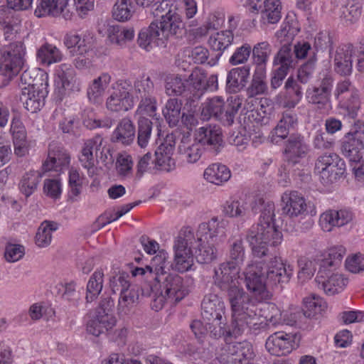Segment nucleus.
Returning a JSON list of instances; mask_svg holds the SVG:
<instances>
[{
	"instance_id": "1",
	"label": "nucleus",
	"mask_w": 364,
	"mask_h": 364,
	"mask_svg": "<svg viewBox=\"0 0 364 364\" xmlns=\"http://www.w3.org/2000/svg\"><path fill=\"white\" fill-rule=\"evenodd\" d=\"M255 205H261L259 222L249 229L246 240L254 257L264 258L269 255V245L275 247L281 244L282 234L274 223V203L259 198L255 200Z\"/></svg>"
},
{
	"instance_id": "2",
	"label": "nucleus",
	"mask_w": 364,
	"mask_h": 364,
	"mask_svg": "<svg viewBox=\"0 0 364 364\" xmlns=\"http://www.w3.org/2000/svg\"><path fill=\"white\" fill-rule=\"evenodd\" d=\"M240 268L232 263H223L214 270L213 283L222 291H226L230 309L237 307L257 309L255 300L240 287L238 274Z\"/></svg>"
},
{
	"instance_id": "3",
	"label": "nucleus",
	"mask_w": 364,
	"mask_h": 364,
	"mask_svg": "<svg viewBox=\"0 0 364 364\" xmlns=\"http://www.w3.org/2000/svg\"><path fill=\"white\" fill-rule=\"evenodd\" d=\"M239 309H230L231 323L227 327L222 319H213L208 323L210 336L214 338L224 337L228 342L232 338H237L250 329L252 326L257 324L259 315L257 309L237 307Z\"/></svg>"
},
{
	"instance_id": "4",
	"label": "nucleus",
	"mask_w": 364,
	"mask_h": 364,
	"mask_svg": "<svg viewBox=\"0 0 364 364\" xmlns=\"http://www.w3.org/2000/svg\"><path fill=\"white\" fill-rule=\"evenodd\" d=\"M206 75L200 69H194L187 78L178 75L166 77L165 90L169 96H180L187 102H194L206 90Z\"/></svg>"
},
{
	"instance_id": "5",
	"label": "nucleus",
	"mask_w": 364,
	"mask_h": 364,
	"mask_svg": "<svg viewBox=\"0 0 364 364\" xmlns=\"http://www.w3.org/2000/svg\"><path fill=\"white\" fill-rule=\"evenodd\" d=\"M225 231L220 225L217 218H213L208 223H201L196 232V244L195 247L196 258L199 263H209L217 257V250L214 242L218 237H223Z\"/></svg>"
},
{
	"instance_id": "6",
	"label": "nucleus",
	"mask_w": 364,
	"mask_h": 364,
	"mask_svg": "<svg viewBox=\"0 0 364 364\" xmlns=\"http://www.w3.org/2000/svg\"><path fill=\"white\" fill-rule=\"evenodd\" d=\"M32 74V71L26 70L21 76V83L26 86L21 88L20 99L28 111L35 113L44 106L48 84L47 76L33 77Z\"/></svg>"
},
{
	"instance_id": "7",
	"label": "nucleus",
	"mask_w": 364,
	"mask_h": 364,
	"mask_svg": "<svg viewBox=\"0 0 364 364\" xmlns=\"http://www.w3.org/2000/svg\"><path fill=\"white\" fill-rule=\"evenodd\" d=\"M196 240L194 232L190 228L183 229L173 245L174 257L170 267L178 272H186L193 265V248L195 247Z\"/></svg>"
},
{
	"instance_id": "8",
	"label": "nucleus",
	"mask_w": 364,
	"mask_h": 364,
	"mask_svg": "<svg viewBox=\"0 0 364 364\" xmlns=\"http://www.w3.org/2000/svg\"><path fill=\"white\" fill-rule=\"evenodd\" d=\"M242 105V99L238 95L230 97L226 103L221 97H214L204 105L201 114L204 118L213 116L225 124L230 126Z\"/></svg>"
},
{
	"instance_id": "9",
	"label": "nucleus",
	"mask_w": 364,
	"mask_h": 364,
	"mask_svg": "<svg viewBox=\"0 0 364 364\" xmlns=\"http://www.w3.org/2000/svg\"><path fill=\"white\" fill-rule=\"evenodd\" d=\"M26 46L21 41L10 43L0 53V73L10 80L22 69L25 63Z\"/></svg>"
},
{
	"instance_id": "10",
	"label": "nucleus",
	"mask_w": 364,
	"mask_h": 364,
	"mask_svg": "<svg viewBox=\"0 0 364 364\" xmlns=\"http://www.w3.org/2000/svg\"><path fill=\"white\" fill-rule=\"evenodd\" d=\"M112 92L106 100V107L111 112H127L134 106L132 83L129 80H119L112 85Z\"/></svg>"
},
{
	"instance_id": "11",
	"label": "nucleus",
	"mask_w": 364,
	"mask_h": 364,
	"mask_svg": "<svg viewBox=\"0 0 364 364\" xmlns=\"http://www.w3.org/2000/svg\"><path fill=\"white\" fill-rule=\"evenodd\" d=\"M269 255L264 258H259L263 262L269 259L266 272V279L269 287L283 289L287 285L292 275L293 267L281 257L272 254L269 250Z\"/></svg>"
},
{
	"instance_id": "12",
	"label": "nucleus",
	"mask_w": 364,
	"mask_h": 364,
	"mask_svg": "<svg viewBox=\"0 0 364 364\" xmlns=\"http://www.w3.org/2000/svg\"><path fill=\"white\" fill-rule=\"evenodd\" d=\"M245 286L248 291L260 301L269 300L272 294L268 290L266 272L256 263L249 264L244 271Z\"/></svg>"
},
{
	"instance_id": "13",
	"label": "nucleus",
	"mask_w": 364,
	"mask_h": 364,
	"mask_svg": "<svg viewBox=\"0 0 364 364\" xmlns=\"http://www.w3.org/2000/svg\"><path fill=\"white\" fill-rule=\"evenodd\" d=\"M315 169L320 174L322 182L328 184L336 181L344 174L346 164L338 154L329 153L317 159Z\"/></svg>"
},
{
	"instance_id": "14",
	"label": "nucleus",
	"mask_w": 364,
	"mask_h": 364,
	"mask_svg": "<svg viewBox=\"0 0 364 364\" xmlns=\"http://www.w3.org/2000/svg\"><path fill=\"white\" fill-rule=\"evenodd\" d=\"M151 282V288L163 290L172 303H176L183 299L188 294L183 285V278L177 274L166 273L154 277Z\"/></svg>"
},
{
	"instance_id": "15",
	"label": "nucleus",
	"mask_w": 364,
	"mask_h": 364,
	"mask_svg": "<svg viewBox=\"0 0 364 364\" xmlns=\"http://www.w3.org/2000/svg\"><path fill=\"white\" fill-rule=\"evenodd\" d=\"M355 130L348 132L342 143V154L350 163L362 161L364 150V122L358 121L354 124Z\"/></svg>"
},
{
	"instance_id": "16",
	"label": "nucleus",
	"mask_w": 364,
	"mask_h": 364,
	"mask_svg": "<svg viewBox=\"0 0 364 364\" xmlns=\"http://www.w3.org/2000/svg\"><path fill=\"white\" fill-rule=\"evenodd\" d=\"M333 81L331 75H324L317 85L306 90L307 102L318 109L326 110L330 108Z\"/></svg>"
},
{
	"instance_id": "17",
	"label": "nucleus",
	"mask_w": 364,
	"mask_h": 364,
	"mask_svg": "<svg viewBox=\"0 0 364 364\" xmlns=\"http://www.w3.org/2000/svg\"><path fill=\"white\" fill-rule=\"evenodd\" d=\"M282 212L289 218H296L300 215H316V210L314 204L306 203L304 198L297 191H286L282 196Z\"/></svg>"
},
{
	"instance_id": "18",
	"label": "nucleus",
	"mask_w": 364,
	"mask_h": 364,
	"mask_svg": "<svg viewBox=\"0 0 364 364\" xmlns=\"http://www.w3.org/2000/svg\"><path fill=\"white\" fill-rule=\"evenodd\" d=\"M299 339L296 333L278 331L268 337L265 347L272 355L284 356L299 347Z\"/></svg>"
},
{
	"instance_id": "19",
	"label": "nucleus",
	"mask_w": 364,
	"mask_h": 364,
	"mask_svg": "<svg viewBox=\"0 0 364 364\" xmlns=\"http://www.w3.org/2000/svg\"><path fill=\"white\" fill-rule=\"evenodd\" d=\"M194 138L203 146L217 154L223 146V133L218 126H206L198 129Z\"/></svg>"
},
{
	"instance_id": "20",
	"label": "nucleus",
	"mask_w": 364,
	"mask_h": 364,
	"mask_svg": "<svg viewBox=\"0 0 364 364\" xmlns=\"http://www.w3.org/2000/svg\"><path fill=\"white\" fill-rule=\"evenodd\" d=\"M355 55V48L350 44L338 47L333 55L334 70L341 76H349L353 71V56Z\"/></svg>"
},
{
	"instance_id": "21",
	"label": "nucleus",
	"mask_w": 364,
	"mask_h": 364,
	"mask_svg": "<svg viewBox=\"0 0 364 364\" xmlns=\"http://www.w3.org/2000/svg\"><path fill=\"white\" fill-rule=\"evenodd\" d=\"M156 21H157L159 29L161 33V36L164 38L166 41L171 36H182L184 23L176 10H169L166 15Z\"/></svg>"
},
{
	"instance_id": "22",
	"label": "nucleus",
	"mask_w": 364,
	"mask_h": 364,
	"mask_svg": "<svg viewBox=\"0 0 364 364\" xmlns=\"http://www.w3.org/2000/svg\"><path fill=\"white\" fill-rule=\"evenodd\" d=\"M249 9L252 13H259L261 21L264 24L276 23L281 18L282 6L279 0H264L259 4L251 5Z\"/></svg>"
},
{
	"instance_id": "23",
	"label": "nucleus",
	"mask_w": 364,
	"mask_h": 364,
	"mask_svg": "<svg viewBox=\"0 0 364 364\" xmlns=\"http://www.w3.org/2000/svg\"><path fill=\"white\" fill-rule=\"evenodd\" d=\"M70 159V155L64 148L51 144L49 145L48 157L43 162L42 168L45 172L51 170L60 171L68 166Z\"/></svg>"
},
{
	"instance_id": "24",
	"label": "nucleus",
	"mask_w": 364,
	"mask_h": 364,
	"mask_svg": "<svg viewBox=\"0 0 364 364\" xmlns=\"http://www.w3.org/2000/svg\"><path fill=\"white\" fill-rule=\"evenodd\" d=\"M157 21H152L147 27L143 28L138 34L137 44L146 51H150L154 47L165 44V39L161 36Z\"/></svg>"
},
{
	"instance_id": "25",
	"label": "nucleus",
	"mask_w": 364,
	"mask_h": 364,
	"mask_svg": "<svg viewBox=\"0 0 364 364\" xmlns=\"http://www.w3.org/2000/svg\"><path fill=\"white\" fill-rule=\"evenodd\" d=\"M201 315L204 320L222 319L225 313V305L223 299L215 294H206L201 303Z\"/></svg>"
},
{
	"instance_id": "26",
	"label": "nucleus",
	"mask_w": 364,
	"mask_h": 364,
	"mask_svg": "<svg viewBox=\"0 0 364 364\" xmlns=\"http://www.w3.org/2000/svg\"><path fill=\"white\" fill-rule=\"evenodd\" d=\"M102 142V137L100 135H96L93 138L87 140L82 149L79 161L82 166L87 169L89 176H92L96 171L93 150H99Z\"/></svg>"
},
{
	"instance_id": "27",
	"label": "nucleus",
	"mask_w": 364,
	"mask_h": 364,
	"mask_svg": "<svg viewBox=\"0 0 364 364\" xmlns=\"http://www.w3.org/2000/svg\"><path fill=\"white\" fill-rule=\"evenodd\" d=\"M352 220L351 213L341 210H328L320 216L319 223L324 231L329 232L334 226L341 227Z\"/></svg>"
},
{
	"instance_id": "28",
	"label": "nucleus",
	"mask_w": 364,
	"mask_h": 364,
	"mask_svg": "<svg viewBox=\"0 0 364 364\" xmlns=\"http://www.w3.org/2000/svg\"><path fill=\"white\" fill-rule=\"evenodd\" d=\"M135 136V127L128 117L122 119L113 132L111 141L123 145L131 144Z\"/></svg>"
},
{
	"instance_id": "29",
	"label": "nucleus",
	"mask_w": 364,
	"mask_h": 364,
	"mask_svg": "<svg viewBox=\"0 0 364 364\" xmlns=\"http://www.w3.org/2000/svg\"><path fill=\"white\" fill-rule=\"evenodd\" d=\"M68 1L69 0H37L34 15L38 18L57 16L64 11Z\"/></svg>"
},
{
	"instance_id": "30",
	"label": "nucleus",
	"mask_w": 364,
	"mask_h": 364,
	"mask_svg": "<svg viewBox=\"0 0 364 364\" xmlns=\"http://www.w3.org/2000/svg\"><path fill=\"white\" fill-rule=\"evenodd\" d=\"M250 68L248 65L232 68L227 75L226 89L229 92H237L246 85L250 76Z\"/></svg>"
},
{
	"instance_id": "31",
	"label": "nucleus",
	"mask_w": 364,
	"mask_h": 364,
	"mask_svg": "<svg viewBox=\"0 0 364 364\" xmlns=\"http://www.w3.org/2000/svg\"><path fill=\"white\" fill-rule=\"evenodd\" d=\"M308 151V147L304 138L300 135H291L288 139L284 152L287 160L293 164L298 163L299 159L304 158Z\"/></svg>"
},
{
	"instance_id": "32",
	"label": "nucleus",
	"mask_w": 364,
	"mask_h": 364,
	"mask_svg": "<svg viewBox=\"0 0 364 364\" xmlns=\"http://www.w3.org/2000/svg\"><path fill=\"white\" fill-rule=\"evenodd\" d=\"M323 272V270L322 272ZM323 277V273H318L316 282L318 283V288L322 289L328 295L340 292L348 284V279L342 274H333L326 280L322 279Z\"/></svg>"
},
{
	"instance_id": "33",
	"label": "nucleus",
	"mask_w": 364,
	"mask_h": 364,
	"mask_svg": "<svg viewBox=\"0 0 364 364\" xmlns=\"http://www.w3.org/2000/svg\"><path fill=\"white\" fill-rule=\"evenodd\" d=\"M140 288L132 284L119 294L117 309L119 314H128L139 303Z\"/></svg>"
},
{
	"instance_id": "34",
	"label": "nucleus",
	"mask_w": 364,
	"mask_h": 364,
	"mask_svg": "<svg viewBox=\"0 0 364 364\" xmlns=\"http://www.w3.org/2000/svg\"><path fill=\"white\" fill-rule=\"evenodd\" d=\"M55 75L54 92L61 99L75 77V70L70 64L63 63L56 70Z\"/></svg>"
},
{
	"instance_id": "35",
	"label": "nucleus",
	"mask_w": 364,
	"mask_h": 364,
	"mask_svg": "<svg viewBox=\"0 0 364 364\" xmlns=\"http://www.w3.org/2000/svg\"><path fill=\"white\" fill-rule=\"evenodd\" d=\"M203 147L195 138L193 142H188L187 139L183 138L178 146V152L183 160L188 163L193 164L201 157Z\"/></svg>"
},
{
	"instance_id": "36",
	"label": "nucleus",
	"mask_w": 364,
	"mask_h": 364,
	"mask_svg": "<svg viewBox=\"0 0 364 364\" xmlns=\"http://www.w3.org/2000/svg\"><path fill=\"white\" fill-rule=\"evenodd\" d=\"M65 44L68 48H73L74 52L77 55L85 54L92 47L94 40L92 35L88 33V36H84L81 40L80 36L76 33L67 34L65 38Z\"/></svg>"
},
{
	"instance_id": "37",
	"label": "nucleus",
	"mask_w": 364,
	"mask_h": 364,
	"mask_svg": "<svg viewBox=\"0 0 364 364\" xmlns=\"http://www.w3.org/2000/svg\"><path fill=\"white\" fill-rule=\"evenodd\" d=\"M176 144L173 134H168L164 141L155 151V167L158 168L169 161Z\"/></svg>"
},
{
	"instance_id": "38",
	"label": "nucleus",
	"mask_w": 364,
	"mask_h": 364,
	"mask_svg": "<svg viewBox=\"0 0 364 364\" xmlns=\"http://www.w3.org/2000/svg\"><path fill=\"white\" fill-rule=\"evenodd\" d=\"M36 57L41 64L50 65L60 62L63 54L55 46L46 43L38 49Z\"/></svg>"
},
{
	"instance_id": "39",
	"label": "nucleus",
	"mask_w": 364,
	"mask_h": 364,
	"mask_svg": "<svg viewBox=\"0 0 364 364\" xmlns=\"http://www.w3.org/2000/svg\"><path fill=\"white\" fill-rule=\"evenodd\" d=\"M107 33L110 42L119 46L125 45L127 41L133 40L134 37L133 28H127L119 25L109 26Z\"/></svg>"
},
{
	"instance_id": "40",
	"label": "nucleus",
	"mask_w": 364,
	"mask_h": 364,
	"mask_svg": "<svg viewBox=\"0 0 364 364\" xmlns=\"http://www.w3.org/2000/svg\"><path fill=\"white\" fill-rule=\"evenodd\" d=\"M111 77L107 73H102L94 79L87 88V95L92 102H97L103 95L107 87L109 84Z\"/></svg>"
},
{
	"instance_id": "41",
	"label": "nucleus",
	"mask_w": 364,
	"mask_h": 364,
	"mask_svg": "<svg viewBox=\"0 0 364 364\" xmlns=\"http://www.w3.org/2000/svg\"><path fill=\"white\" fill-rule=\"evenodd\" d=\"M230 171L222 164H213L204 171V178L210 183L220 185L230 178Z\"/></svg>"
},
{
	"instance_id": "42",
	"label": "nucleus",
	"mask_w": 364,
	"mask_h": 364,
	"mask_svg": "<svg viewBox=\"0 0 364 364\" xmlns=\"http://www.w3.org/2000/svg\"><path fill=\"white\" fill-rule=\"evenodd\" d=\"M232 343L233 355L237 358V364H253L255 357L253 348L251 343L247 341L234 342Z\"/></svg>"
},
{
	"instance_id": "43",
	"label": "nucleus",
	"mask_w": 364,
	"mask_h": 364,
	"mask_svg": "<svg viewBox=\"0 0 364 364\" xmlns=\"http://www.w3.org/2000/svg\"><path fill=\"white\" fill-rule=\"evenodd\" d=\"M252 57L255 69H262L266 70V65L269 56L272 53L271 45L267 41H262L254 46L252 48Z\"/></svg>"
},
{
	"instance_id": "44",
	"label": "nucleus",
	"mask_w": 364,
	"mask_h": 364,
	"mask_svg": "<svg viewBox=\"0 0 364 364\" xmlns=\"http://www.w3.org/2000/svg\"><path fill=\"white\" fill-rule=\"evenodd\" d=\"M168 253L161 250L154 256L151 262V265L146 266V269L149 270V274L154 279L159 274L167 273L166 270H169L171 263L168 261Z\"/></svg>"
},
{
	"instance_id": "45",
	"label": "nucleus",
	"mask_w": 364,
	"mask_h": 364,
	"mask_svg": "<svg viewBox=\"0 0 364 364\" xmlns=\"http://www.w3.org/2000/svg\"><path fill=\"white\" fill-rule=\"evenodd\" d=\"M265 78V70L255 69L251 82L247 88V95L251 97H255L265 94L267 91V85Z\"/></svg>"
},
{
	"instance_id": "46",
	"label": "nucleus",
	"mask_w": 364,
	"mask_h": 364,
	"mask_svg": "<svg viewBox=\"0 0 364 364\" xmlns=\"http://www.w3.org/2000/svg\"><path fill=\"white\" fill-rule=\"evenodd\" d=\"M104 274L101 270L95 271L90 277L87 284L85 300L91 303L95 300L101 293L103 287Z\"/></svg>"
},
{
	"instance_id": "47",
	"label": "nucleus",
	"mask_w": 364,
	"mask_h": 364,
	"mask_svg": "<svg viewBox=\"0 0 364 364\" xmlns=\"http://www.w3.org/2000/svg\"><path fill=\"white\" fill-rule=\"evenodd\" d=\"M42 177L38 171H29L26 172L19 183L21 191L26 196H30L36 189Z\"/></svg>"
},
{
	"instance_id": "48",
	"label": "nucleus",
	"mask_w": 364,
	"mask_h": 364,
	"mask_svg": "<svg viewBox=\"0 0 364 364\" xmlns=\"http://www.w3.org/2000/svg\"><path fill=\"white\" fill-rule=\"evenodd\" d=\"M327 307L326 303L319 296L313 295L304 299V312L305 318H314L321 314Z\"/></svg>"
},
{
	"instance_id": "49",
	"label": "nucleus",
	"mask_w": 364,
	"mask_h": 364,
	"mask_svg": "<svg viewBox=\"0 0 364 364\" xmlns=\"http://www.w3.org/2000/svg\"><path fill=\"white\" fill-rule=\"evenodd\" d=\"M58 228V223L44 221L41 223L36 235V244L40 247L48 246L52 240V233Z\"/></svg>"
},
{
	"instance_id": "50",
	"label": "nucleus",
	"mask_w": 364,
	"mask_h": 364,
	"mask_svg": "<svg viewBox=\"0 0 364 364\" xmlns=\"http://www.w3.org/2000/svg\"><path fill=\"white\" fill-rule=\"evenodd\" d=\"M134 11L135 8L131 0H117L112 13L115 20L124 22L132 18Z\"/></svg>"
},
{
	"instance_id": "51",
	"label": "nucleus",
	"mask_w": 364,
	"mask_h": 364,
	"mask_svg": "<svg viewBox=\"0 0 364 364\" xmlns=\"http://www.w3.org/2000/svg\"><path fill=\"white\" fill-rule=\"evenodd\" d=\"M181 100L171 98L167 101L163 109V114L171 127H175L178 124L181 118Z\"/></svg>"
},
{
	"instance_id": "52",
	"label": "nucleus",
	"mask_w": 364,
	"mask_h": 364,
	"mask_svg": "<svg viewBox=\"0 0 364 364\" xmlns=\"http://www.w3.org/2000/svg\"><path fill=\"white\" fill-rule=\"evenodd\" d=\"M346 255V249L343 246H336L330 248L328 251V257L321 261L318 274L326 271L328 267H336L338 266Z\"/></svg>"
},
{
	"instance_id": "53",
	"label": "nucleus",
	"mask_w": 364,
	"mask_h": 364,
	"mask_svg": "<svg viewBox=\"0 0 364 364\" xmlns=\"http://www.w3.org/2000/svg\"><path fill=\"white\" fill-rule=\"evenodd\" d=\"M233 33L230 30L223 31L211 36L208 43L212 49L217 51L225 50L233 41Z\"/></svg>"
},
{
	"instance_id": "54",
	"label": "nucleus",
	"mask_w": 364,
	"mask_h": 364,
	"mask_svg": "<svg viewBox=\"0 0 364 364\" xmlns=\"http://www.w3.org/2000/svg\"><path fill=\"white\" fill-rule=\"evenodd\" d=\"M317 67L316 53H313L307 61L298 70L297 78L300 82L306 84L314 77Z\"/></svg>"
},
{
	"instance_id": "55",
	"label": "nucleus",
	"mask_w": 364,
	"mask_h": 364,
	"mask_svg": "<svg viewBox=\"0 0 364 364\" xmlns=\"http://www.w3.org/2000/svg\"><path fill=\"white\" fill-rule=\"evenodd\" d=\"M245 257V249L244 247L243 241L240 239H237L230 245L229 247V261L225 263H232L233 266L240 268V266L243 263Z\"/></svg>"
},
{
	"instance_id": "56",
	"label": "nucleus",
	"mask_w": 364,
	"mask_h": 364,
	"mask_svg": "<svg viewBox=\"0 0 364 364\" xmlns=\"http://www.w3.org/2000/svg\"><path fill=\"white\" fill-rule=\"evenodd\" d=\"M132 284L129 281V274L124 271L114 272L109 278V288L113 294H120Z\"/></svg>"
},
{
	"instance_id": "57",
	"label": "nucleus",
	"mask_w": 364,
	"mask_h": 364,
	"mask_svg": "<svg viewBox=\"0 0 364 364\" xmlns=\"http://www.w3.org/2000/svg\"><path fill=\"white\" fill-rule=\"evenodd\" d=\"M152 130V122L146 118L140 117L138 122L137 144L145 148L150 139Z\"/></svg>"
},
{
	"instance_id": "58",
	"label": "nucleus",
	"mask_w": 364,
	"mask_h": 364,
	"mask_svg": "<svg viewBox=\"0 0 364 364\" xmlns=\"http://www.w3.org/2000/svg\"><path fill=\"white\" fill-rule=\"evenodd\" d=\"M132 94L137 99L144 96L149 97V95L154 94V83L149 77H142L136 80L132 85Z\"/></svg>"
},
{
	"instance_id": "59",
	"label": "nucleus",
	"mask_w": 364,
	"mask_h": 364,
	"mask_svg": "<svg viewBox=\"0 0 364 364\" xmlns=\"http://www.w3.org/2000/svg\"><path fill=\"white\" fill-rule=\"evenodd\" d=\"M246 211L245 203L236 199L227 200L223 206L224 214L230 218L243 217Z\"/></svg>"
},
{
	"instance_id": "60",
	"label": "nucleus",
	"mask_w": 364,
	"mask_h": 364,
	"mask_svg": "<svg viewBox=\"0 0 364 364\" xmlns=\"http://www.w3.org/2000/svg\"><path fill=\"white\" fill-rule=\"evenodd\" d=\"M220 26V20L215 15H210L205 25L190 30L194 38L199 39L205 36L210 30H217Z\"/></svg>"
},
{
	"instance_id": "61",
	"label": "nucleus",
	"mask_w": 364,
	"mask_h": 364,
	"mask_svg": "<svg viewBox=\"0 0 364 364\" xmlns=\"http://www.w3.org/2000/svg\"><path fill=\"white\" fill-rule=\"evenodd\" d=\"M277 62L281 65L280 66L286 67L288 69L293 66V53L290 44H285L282 46L274 58V64H277Z\"/></svg>"
},
{
	"instance_id": "62",
	"label": "nucleus",
	"mask_w": 364,
	"mask_h": 364,
	"mask_svg": "<svg viewBox=\"0 0 364 364\" xmlns=\"http://www.w3.org/2000/svg\"><path fill=\"white\" fill-rule=\"evenodd\" d=\"M299 270L298 272V279L304 282L311 279L316 271L314 262L306 258H301L298 260Z\"/></svg>"
},
{
	"instance_id": "63",
	"label": "nucleus",
	"mask_w": 364,
	"mask_h": 364,
	"mask_svg": "<svg viewBox=\"0 0 364 364\" xmlns=\"http://www.w3.org/2000/svg\"><path fill=\"white\" fill-rule=\"evenodd\" d=\"M362 13V7L359 4H350L343 7L341 17L348 23L357 21Z\"/></svg>"
},
{
	"instance_id": "64",
	"label": "nucleus",
	"mask_w": 364,
	"mask_h": 364,
	"mask_svg": "<svg viewBox=\"0 0 364 364\" xmlns=\"http://www.w3.org/2000/svg\"><path fill=\"white\" fill-rule=\"evenodd\" d=\"M133 161L132 156L128 154H119L116 161L117 173L124 177L132 174Z\"/></svg>"
}]
</instances>
